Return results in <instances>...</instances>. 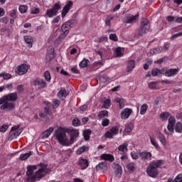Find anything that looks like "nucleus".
<instances>
[{"label": "nucleus", "instance_id": "nucleus-46", "mask_svg": "<svg viewBox=\"0 0 182 182\" xmlns=\"http://www.w3.org/2000/svg\"><path fill=\"white\" fill-rule=\"evenodd\" d=\"M0 77H3L4 80H8V79H11V77H12V75L9 73H0Z\"/></svg>", "mask_w": 182, "mask_h": 182}, {"label": "nucleus", "instance_id": "nucleus-47", "mask_svg": "<svg viewBox=\"0 0 182 182\" xmlns=\"http://www.w3.org/2000/svg\"><path fill=\"white\" fill-rule=\"evenodd\" d=\"M150 141L151 144H152V146H154V147H155V149H156V150H159V144L157 142H156V139H154L153 137L150 136Z\"/></svg>", "mask_w": 182, "mask_h": 182}, {"label": "nucleus", "instance_id": "nucleus-33", "mask_svg": "<svg viewBox=\"0 0 182 182\" xmlns=\"http://www.w3.org/2000/svg\"><path fill=\"white\" fill-rule=\"evenodd\" d=\"M174 126L175 125H173V124H168L167 129L169 132H167V129H164L165 133L167 134L168 136H170V134H171V133L174 132Z\"/></svg>", "mask_w": 182, "mask_h": 182}, {"label": "nucleus", "instance_id": "nucleus-27", "mask_svg": "<svg viewBox=\"0 0 182 182\" xmlns=\"http://www.w3.org/2000/svg\"><path fill=\"white\" fill-rule=\"evenodd\" d=\"M33 153V152L29 151L26 154H21L19 156V160H21V161L28 160V159H29V157H31V156H32Z\"/></svg>", "mask_w": 182, "mask_h": 182}, {"label": "nucleus", "instance_id": "nucleus-18", "mask_svg": "<svg viewBox=\"0 0 182 182\" xmlns=\"http://www.w3.org/2000/svg\"><path fill=\"white\" fill-rule=\"evenodd\" d=\"M62 32L63 33L58 36L56 40V43H58V45H60V43H62V42H63V41L65 40V38H66V36H68V35L69 34V31H65Z\"/></svg>", "mask_w": 182, "mask_h": 182}, {"label": "nucleus", "instance_id": "nucleus-38", "mask_svg": "<svg viewBox=\"0 0 182 182\" xmlns=\"http://www.w3.org/2000/svg\"><path fill=\"white\" fill-rule=\"evenodd\" d=\"M134 129V125L132 123L127 124L124 132L126 133H130Z\"/></svg>", "mask_w": 182, "mask_h": 182}, {"label": "nucleus", "instance_id": "nucleus-15", "mask_svg": "<svg viewBox=\"0 0 182 182\" xmlns=\"http://www.w3.org/2000/svg\"><path fill=\"white\" fill-rule=\"evenodd\" d=\"M178 68H164V74L165 76H166L167 77H171L173 76H174L175 75H177V73H178Z\"/></svg>", "mask_w": 182, "mask_h": 182}, {"label": "nucleus", "instance_id": "nucleus-29", "mask_svg": "<svg viewBox=\"0 0 182 182\" xmlns=\"http://www.w3.org/2000/svg\"><path fill=\"white\" fill-rule=\"evenodd\" d=\"M67 96H68V92H66V89L61 88L58 93V97H59V99H65Z\"/></svg>", "mask_w": 182, "mask_h": 182}, {"label": "nucleus", "instance_id": "nucleus-43", "mask_svg": "<svg viewBox=\"0 0 182 182\" xmlns=\"http://www.w3.org/2000/svg\"><path fill=\"white\" fill-rule=\"evenodd\" d=\"M170 117V113L164 112L160 114V119L162 120H167Z\"/></svg>", "mask_w": 182, "mask_h": 182}, {"label": "nucleus", "instance_id": "nucleus-58", "mask_svg": "<svg viewBox=\"0 0 182 182\" xmlns=\"http://www.w3.org/2000/svg\"><path fill=\"white\" fill-rule=\"evenodd\" d=\"M113 19V17L112 16H109L106 20H105V25L106 26H110L111 21Z\"/></svg>", "mask_w": 182, "mask_h": 182}, {"label": "nucleus", "instance_id": "nucleus-51", "mask_svg": "<svg viewBox=\"0 0 182 182\" xmlns=\"http://www.w3.org/2000/svg\"><path fill=\"white\" fill-rule=\"evenodd\" d=\"M157 85H158L157 82H151L148 84V86L149 89L154 90L157 88L156 87Z\"/></svg>", "mask_w": 182, "mask_h": 182}, {"label": "nucleus", "instance_id": "nucleus-36", "mask_svg": "<svg viewBox=\"0 0 182 182\" xmlns=\"http://www.w3.org/2000/svg\"><path fill=\"white\" fill-rule=\"evenodd\" d=\"M114 102L119 103V109H123V107H124V100L123 99L117 97L114 99Z\"/></svg>", "mask_w": 182, "mask_h": 182}, {"label": "nucleus", "instance_id": "nucleus-62", "mask_svg": "<svg viewBox=\"0 0 182 182\" xmlns=\"http://www.w3.org/2000/svg\"><path fill=\"white\" fill-rule=\"evenodd\" d=\"M31 14H33L34 15H38L39 14V8H33L31 9Z\"/></svg>", "mask_w": 182, "mask_h": 182}, {"label": "nucleus", "instance_id": "nucleus-55", "mask_svg": "<svg viewBox=\"0 0 182 182\" xmlns=\"http://www.w3.org/2000/svg\"><path fill=\"white\" fill-rule=\"evenodd\" d=\"M172 182H182V173L178 174Z\"/></svg>", "mask_w": 182, "mask_h": 182}, {"label": "nucleus", "instance_id": "nucleus-63", "mask_svg": "<svg viewBox=\"0 0 182 182\" xmlns=\"http://www.w3.org/2000/svg\"><path fill=\"white\" fill-rule=\"evenodd\" d=\"M168 124H176V118L174 117H170L168 119Z\"/></svg>", "mask_w": 182, "mask_h": 182}, {"label": "nucleus", "instance_id": "nucleus-32", "mask_svg": "<svg viewBox=\"0 0 182 182\" xmlns=\"http://www.w3.org/2000/svg\"><path fill=\"white\" fill-rule=\"evenodd\" d=\"M89 151V146H82L76 151V154L78 155H80V154H82V153H85V151Z\"/></svg>", "mask_w": 182, "mask_h": 182}, {"label": "nucleus", "instance_id": "nucleus-49", "mask_svg": "<svg viewBox=\"0 0 182 182\" xmlns=\"http://www.w3.org/2000/svg\"><path fill=\"white\" fill-rule=\"evenodd\" d=\"M44 77L46 82H50V79H52V77H50V73L49 71H46L44 73Z\"/></svg>", "mask_w": 182, "mask_h": 182}, {"label": "nucleus", "instance_id": "nucleus-25", "mask_svg": "<svg viewBox=\"0 0 182 182\" xmlns=\"http://www.w3.org/2000/svg\"><path fill=\"white\" fill-rule=\"evenodd\" d=\"M152 76H159V75H164V68L159 69V68H154L151 70Z\"/></svg>", "mask_w": 182, "mask_h": 182}, {"label": "nucleus", "instance_id": "nucleus-8", "mask_svg": "<svg viewBox=\"0 0 182 182\" xmlns=\"http://www.w3.org/2000/svg\"><path fill=\"white\" fill-rule=\"evenodd\" d=\"M66 132L70 136V143L72 144L75 141L76 137L79 136V131L77 129H67Z\"/></svg>", "mask_w": 182, "mask_h": 182}, {"label": "nucleus", "instance_id": "nucleus-61", "mask_svg": "<svg viewBox=\"0 0 182 182\" xmlns=\"http://www.w3.org/2000/svg\"><path fill=\"white\" fill-rule=\"evenodd\" d=\"M8 22H9V19L8 18V17H3L0 18V23H8Z\"/></svg>", "mask_w": 182, "mask_h": 182}, {"label": "nucleus", "instance_id": "nucleus-20", "mask_svg": "<svg viewBox=\"0 0 182 182\" xmlns=\"http://www.w3.org/2000/svg\"><path fill=\"white\" fill-rule=\"evenodd\" d=\"M97 171H106L107 170V164L106 162H101L96 166Z\"/></svg>", "mask_w": 182, "mask_h": 182}, {"label": "nucleus", "instance_id": "nucleus-64", "mask_svg": "<svg viewBox=\"0 0 182 182\" xmlns=\"http://www.w3.org/2000/svg\"><path fill=\"white\" fill-rule=\"evenodd\" d=\"M168 49H170V43H167L164 47H162V52H167Z\"/></svg>", "mask_w": 182, "mask_h": 182}, {"label": "nucleus", "instance_id": "nucleus-12", "mask_svg": "<svg viewBox=\"0 0 182 182\" xmlns=\"http://www.w3.org/2000/svg\"><path fill=\"white\" fill-rule=\"evenodd\" d=\"M137 21H139V14H136L135 16L129 14L124 19V23H136Z\"/></svg>", "mask_w": 182, "mask_h": 182}, {"label": "nucleus", "instance_id": "nucleus-21", "mask_svg": "<svg viewBox=\"0 0 182 182\" xmlns=\"http://www.w3.org/2000/svg\"><path fill=\"white\" fill-rule=\"evenodd\" d=\"M128 146L129 144L124 143L118 146L117 150L118 151H121V153H127V151H129V149H127Z\"/></svg>", "mask_w": 182, "mask_h": 182}, {"label": "nucleus", "instance_id": "nucleus-28", "mask_svg": "<svg viewBox=\"0 0 182 182\" xmlns=\"http://www.w3.org/2000/svg\"><path fill=\"white\" fill-rule=\"evenodd\" d=\"M45 103L47 107L44 108V113L48 117V116H50L52 114V110H50V109L49 108L50 107L51 105H50V102H46Z\"/></svg>", "mask_w": 182, "mask_h": 182}, {"label": "nucleus", "instance_id": "nucleus-14", "mask_svg": "<svg viewBox=\"0 0 182 182\" xmlns=\"http://www.w3.org/2000/svg\"><path fill=\"white\" fill-rule=\"evenodd\" d=\"M139 156L143 161H150L152 157L151 153L147 151L139 152Z\"/></svg>", "mask_w": 182, "mask_h": 182}, {"label": "nucleus", "instance_id": "nucleus-17", "mask_svg": "<svg viewBox=\"0 0 182 182\" xmlns=\"http://www.w3.org/2000/svg\"><path fill=\"white\" fill-rule=\"evenodd\" d=\"M133 113V110L129 108H125L122 112H121V118L126 120V119H129L130 117V114Z\"/></svg>", "mask_w": 182, "mask_h": 182}, {"label": "nucleus", "instance_id": "nucleus-16", "mask_svg": "<svg viewBox=\"0 0 182 182\" xmlns=\"http://www.w3.org/2000/svg\"><path fill=\"white\" fill-rule=\"evenodd\" d=\"M78 166L81 170H86V168L89 167V161L83 158H80Z\"/></svg>", "mask_w": 182, "mask_h": 182}, {"label": "nucleus", "instance_id": "nucleus-19", "mask_svg": "<svg viewBox=\"0 0 182 182\" xmlns=\"http://www.w3.org/2000/svg\"><path fill=\"white\" fill-rule=\"evenodd\" d=\"M114 168L115 169V174L117 177H121L123 173L122 166L119 164L114 163Z\"/></svg>", "mask_w": 182, "mask_h": 182}, {"label": "nucleus", "instance_id": "nucleus-11", "mask_svg": "<svg viewBox=\"0 0 182 182\" xmlns=\"http://www.w3.org/2000/svg\"><path fill=\"white\" fill-rule=\"evenodd\" d=\"M33 86H37L38 89H45L46 87V81L41 78H36L33 80Z\"/></svg>", "mask_w": 182, "mask_h": 182}, {"label": "nucleus", "instance_id": "nucleus-56", "mask_svg": "<svg viewBox=\"0 0 182 182\" xmlns=\"http://www.w3.org/2000/svg\"><path fill=\"white\" fill-rule=\"evenodd\" d=\"M73 124L75 127H77V126L80 125V120H79V119L77 118H74V119L73 120Z\"/></svg>", "mask_w": 182, "mask_h": 182}, {"label": "nucleus", "instance_id": "nucleus-10", "mask_svg": "<svg viewBox=\"0 0 182 182\" xmlns=\"http://www.w3.org/2000/svg\"><path fill=\"white\" fill-rule=\"evenodd\" d=\"M73 8V1H68L66 2L65 6L63 7L61 13V16L62 18H65L68 12L70 11Z\"/></svg>", "mask_w": 182, "mask_h": 182}, {"label": "nucleus", "instance_id": "nucleus-50", "mask_svg": "<svg viewBox=\"0 0 182 182\" xmlns=\"http://www.w3.org/2000/svg\"><path fill=\"white\" fill-rule=\"evenodd\" d=\"M18 9L21 14H26L28 11V6H20Z\"/></svg>", "mask_w": 182, "mask_h": 182}, {"label": "nucleus", "instance_id": "nucleus-24", "mask_svg": "<svg viewBox=\"0 0 182 182\" xmlns=\"http://www.w3.org/2000/svg\"><path fill=\"white\" fill-rule=\"evenodd\" d=\"M23 38L28 48H32L33 45V38L29 36H25Z\"/></svg>", "mask_w": 182, "mask_h": 182}, {"label": "nucleus", "instance_id": "nucleus-34", "mask_svg": "<svg viewBox=\"0 0 182 182\" xmlns=\"http://www.w3.org/2000/svg\"><path fill=\"white\" fill-rule=\"evenodd\" d=\"M99 119H103V117H107L109 116V112L107 110L100 111L97 114Z\"/></svg>", "mask_w": 182, "mask_h": 182}, {"label": "nucleus", "instance_id": "nucleus-5", "mask_svg": "<svg viewBox=\"0 0 182 182\" xmlns=\"http://www.w3.org/2000/svg\"><path fill=\"white\" fill-rule=\"evenodd\" d=\"M149 31H150V21H149V19L144 18L141 21V28L138 32V36L146 35Z\"/></svg>", "mask_w": 182, "mask_h": 182}, {"label": "nucleus", "instance_id": "nucleus-52", "mask_svg": "<svg viewBox=\"0 0 182 182\" xmlns=\"http://www.w3.org/2000/svg\"><path fill=\"white\" fill-rule=\"evenodd\" d=\"M110 100H106L105 101H104L103 102V106L102 107L104 109H109V107H110Z\"/></svg>", "mask_w": 182, "mask_h": 182}, {"label": "nucleus", "instance_id": "nucleus-37", "mask_svg": "<svg viewBox=\"0 0 182 182\" xmlns=\"http://www.w3.org/2000/svg\"><path fill=\"white\" fill-rule=\"evenodd\" d=\"M114 56L115 58H120V57L123 56V53H122V48L118 47L115 49Z\"/></svg>", "mask_w": 182, "mask_h": 182}, {"label": "nucleus", "instance_id": "nucleus-44", "mask_svg": "<svg viewBox=\"0 0 182 182\" xmlns=\"http://www.w3.org/2000/svg\"><path fill=\"white\" fill-rule=\"evenodd\" d=\"M59 106H60V100L53 99V105H52L53 109H58V107H59Z\"/></svg>", "mask_w": 182, "mask_h": 182}, {"label": "nucleus", "instance_id": "nucleus-1", "mask_svg": "<svg viewBox=\"0 0 182 182\" xmlns=\"http://www.w3.org/2000/svg\"><path fill=\"white\" fill-rule=\"evenodd\" d=\"M52 170L48 168V164L41 163L37 166L29 165L27 166L26 172V180L30 182H35L36 180L39 181L43 178L46 174H49Z\"/></svg>", "mask_w": 182, "mask_h": 182}, {"label": "nucleus", "instance_id": "nucleus-45", "mask_svg": "<svg viewBox=\"0 0 182 182\" xmlns=\"http://www.w3.org/2000/svg\"><path fill=\"white\" fill-rule=\"evenodd\" d=\"M109 80H110V78H109L106 75L100 77V82L101 83H106L107 82H109Z\"/></svg>", "mask_w": 182, "mask_h": 182}, {"label": "nucleus", "instance_id": "nucleus-2", "mask_svg": "<svg viewBox=\"0 0 182 182\" xmlns=\"http://www.w3.org/2000/svg\"><path fill=\"white\" fill-rule=\"evenodd\" d=\"M18 100V92H11L0 98V109L12 112L15 109V102Z\"/></svg>", "mask_w": 182, "mask_h": 182}, {"label": "nucleus", "instance_id": "nucleus-39", "mask_svg": "<svg viewBox=\"0 0 182 182\" xmlns=\"http://www.w3.org/2000/svg\"><path fill=\"white\" fill-rule=\"evenodd\" d=\"M174 129L176 133H182V124L181 122H177L175 125Z\"/></svg>", "mask_w": 182, "mask_h": 182}, {"label": "nucleus", "instance_id": "nucleus-9", "mask_svg": "<svg viewBox=\"0 0 182 182\" xmlns=\"http://www.w3.org/2000/svg\"><path fill=\"white\" fill-rule=\"evenodd\" d=\"M28 69H29V66H28V65L21 64L16 68V73H17V75H25L28 73Z\"/></svg>", "mask_w": 182, "mask_h": 182}, {"label": "nucleus", "instance_id": "nucleus-13", "mask_svg": "<svg viewBox=\"0 0 182 182\" xmlns=\"http://www.w3.org/2000/svg\"><path fill=\"white\" fill-rule=\"evenodd\" d=\"M118 134L119 127H114L105 133V136L107 137V139H113V136H116V134Z\"/></svg>", "mask_w": 182, "mask_h": 182}, {"label": "nucleus", "instance_id": "nucleus-6", "mask_svg": "<svg viewBox=\"0 0 182 182\" xmlns=\"http://www.w3.org/2000/svg\"><path fill=\"white\" fill-rule=\"evenodd\" d=\"M60 8L61 6L59 3L55 4L52 9L47 10V16H48V18H53V16H56V15H58V11Z\"/></svg>", "mask_w": 182, "mask_h": 182}, {"label": "nucleus", "instance_id": "nucleus-60", "mask_svg": "<svg viewBox=\"0 0 182 182\" xmlns=\"http://www.w3.org/2000/svg\"><path fill=\"white\" fill-rule=\"evenodd\" d=\"M131 156L134 160H137V159H139V154L136 151H132Z\"/></svg>", "mask_w": 182, "mask_h": 182}, {"label": "nucleus", "instance_id": "nucleus-31", "mask_svg": "<svg viewBox=\"0 0 182 182\" xmlns=\"http://www.w3.org/2000/svg\"><path fill=\"white\" fill-rule=\"evenodd\" d=\"M70 25H72V23L70 21L64 23L61 26L62 32H65V31H69V29H70Z\"/></svg>", "mask_w": 182, "mask_h": 182}, {"label": "nucleus", "instance_id": "nucleus-7", "mask_svg": "<svg viewBox=\"0 0 182 182\" xmlns=\"http://www.w3.org/2000/svg\"><path fill=\"white\" fill-rule=\"evenodd\" d=\"M19 127H21V125H15L11 128V132H13L12 134H11L10 139H15V137H18V136L21 135V133L23 132V128Z\"/></svg>", "mask_w": 182, "mask_h": 182}, {"label": "nucleus", "instance_id": "nucleus-26", "mask_svg": "<svg viewBox=\"0 0 182 182\" xmlns=\"http://www.w3.org/2000/svg\"><path fill=\"white\" fill-rule=\"evenodd\" d=\"M101 159H102V160H105L107 161H114V157L113 156V155L109 154H102Z\"/></svg>", "mask_w": 182, "mask_h": 182}, {"label": "nucleus", "instance_id": "nucleus-53", "mask_svg": "<svg viewBox=\"0 0 182 182\" xmlns=\"http://www.w3.org/2000/svg\"><path fill=\"white\" fill-rule=\"evenodd\" d=\"M109 39L111 41H113L114 42H117V41H119V38L117 37V35H116L115 33H111L109 35Z\"/></svg>", "mask_w": 182, "mask_h": 182}, {"label": "nucleus", "instance_id": "nucleus-3", "mask_svg": "<svg viewBox=\"0 0 182 182\" xmlns=\"http://www.w3.org/2000/svg\"><path fill=\"white\" fill-rule=\"evenodd\" d=\"M162 164H164V161L163 160L154 161L151 162L146 169L148 176L149 177H153V178H156L159 174L157 168H159V167H161Z\"/></svg>", "mask_w": 182, "mask_h": 182}, {"label": "nucleus", "instance_id": "nucleus-42", "mask_svg": "<svg viewBox=\"0 0 182 182\" xmlns=\"http://www.w3.org/2000/svg\"><path fill=\"white\" fill-rule=\"evenodd\" d=\"M127 168L130 173H133L134 170L136 169V164L131 162L127 164Z\"/></svg>", "mask_w": 182, "mask_h": 182}, {"label": "nucleus", "instance_id": "nucleus-57", "mask_svg": "<svg viewBox=\"0 0 182 182\" xmlns=\"http://www.w3.org/2000/svg\"><path fill=\"white\" fill-rule=\"evenodd\" d=\"M105 41H107V36H103L101 38H96L95 42H99L100 43L102 42H105Z\"/></svg>", "mask_w": 182, "mask_h": 182}, {"label": "nucleus", "instance_id": "nucleus-4", "mask_svg": "<svg viewBox=\"0 0 182 182\" xmlns=\"http://www.w3.org/2000/svg\"><path fill=\"white\" fill-rule=\"evenodd\" d=\"M66 129L63 128H58L55 134V139L58 141L60 144H63V146H70V142L69 139H68V136H66Z\"/></svg>", "mask_w": 182, "mask_h": 182}, {"label": "nucleus", "instance_id": "nucleus-48", "mask_svg": "<svg viewBox=\"0 0 182 182\" xmlns=\"http://www.w3.org/2000/svg\"><path fill=\"white\" fill-rule=\"evenodd\" d=\"M87 63H89V60H83L80 63L79 66L81 68V69L83 68H87Z\"/></svg>", "mask_w": 182, "mask_h": 182}, {"label": "nucleus", "instance_id": "nucleus-22", "mask_svg": "<svg viewBox=\"0 0 182 182\" xmlns=\"http://www.w3.org/2000/svg\"><path fill=\"white\" fill-rule=\"evenodd\" d=\"M135 66H136V62H134V60H131L128 61L127 64V72H132V70L134 69Z\"/></svg>", "mask_w": 182, "mask_h": 182}, {"label": "nucleus", "instance_id": "nucleus-23", "mask_svg": "<svg viewBox=\"0 0 182 182\" xmlns=\"http://www.w3.org/2000/svg\"><path fill=\"white\" fill-rule=\"evenodd\" d=\"M46 56L49 58L50 60L55 58V48L53 47L48 48Z\"/></svg>", "mask_w": 182, "mask_h": 182}, {"label": "nucleus", "instance_id": "nucleus-41", "mask_svg": "<svg viewBox=\"0 0 182 182\" xmlns=\"http://www.w3.org/2000/svg\"><path fill=\"white\" fill-rule=\"evenodd\" d=\"M147 109H149L147 104L142 105L140 108V114H144L147 112Z\"/></svg>", "mask_w": 182, "mask_h": 182}, {"label": "nucleus", "instance_id": "nucleus-40", "mask_svg": "<svg viewBox=\"0 0 182 182\" xmlns=\"http://www.w3.org/2000/svg\"><path fill=\"white\" fill-rule=\"evenodd\" d=\"M90 134H92V132L89 129L84 131L83 136L86 141L90 139Z\"/></svg>", "mask_w": 182, "mask_h": 182}, {"label": "nucleus", "instance_id": "nucleus-30", "mask_svg": "<svg viewBox=\"0 0 182 182\" xmlns=\"http://www.w3.org/2000/svg\"><path fill=\"white\" fill-rule=\"evenodd\" d=\"M54 129L53 127H50L48 129H47L46 132H43L41 136L43 139H48L52 134V132H53Z\"/></svg>", "mask_w": 182, "mask_h": 182}, {"label": "nucleus", "instance_id": "nucleus-35", "mask_svg": "<svg viewBox=\"0 0 182 182\" xmlns=\"http://www.w3.org/2000/svg\"><path fill=\"white\" fill-rule=\"evenodd\" d=\"M158 139L163 146H167V140H166V137L164 136V135H163L162 134H159Z\"/></svg>", "mask_w": 182, "mask_h": 182}, {"label": "nucleus", "instance_id": "nucleus-59", "mask_svg": "<svg viewBox=\"0 0 182 182\" xmlns=\"http://www.w3.org/2000/svg\"><path fill=\"white\" fill-rule=\"evenodd\" d=\"M8 125L6 124H4L0 127V132L1 133H5V132H6V130H8Z\"/></svg>", "mask_w": 182, "mask_h": 182}, {"label": "nucleus", "instance_id": "nucleus-54", "mask_svg": "<svg viewBox=\"0 0 182 182\" xmlns=\"http://www.w3.org/2000/svg\"><path fill=\"white\" fill-rule=\"evenodd\" d=\"M109 124H110V120L109 119H104L102 122V125L103 126V127H106L109 126Z\"/></svg>", "mask_w": 182, "mask_h": 182}]
</instances>
